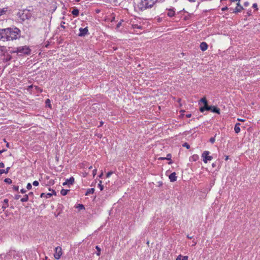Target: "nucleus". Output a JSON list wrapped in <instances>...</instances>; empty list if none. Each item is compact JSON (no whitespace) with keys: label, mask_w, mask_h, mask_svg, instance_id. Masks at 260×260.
<instances>
[{"label":"nucleus","mask_w":260,"mask_h":260,"mask_svg":"<svg viewBox=\"0 0 260 260\" xmlns=\"http://www.w3.org/2000/svg\"><path fill=\"white\" fill-rule=\"evenodd\" d=\"M21 30L18 27H8L0 29V40L13 41L20 38Z\"/></svg>","instance_id":"obj_1"},{"label":"nucleus","mask_w":260,"mask_h":260,"mask_svg":"<svg viewBox=\"0 0 260 260\" xmlns=\"http://www.w3.org/2000/svg\"><path fill=\"white\" fill-rule=\"evenodd\" d=\"M161 0H141L138 4V8L140 11L152 8L157 3Z\"/></svg>","instance_id":"obj_2"},{"label":"nucleus","mask_w":260,"mask_h":260,"mask_svg":"<svg viewBox=\"0 0 260 260\" xmlns=\"http://www.w3.org/2000/svg\"><path fill=\"white\" fill-rule=\"evenodd\" d=\"M17 16L22 22H24L25 20L30 19L32 15L30 12V10L23 9L22 10H19L17 14Z\"/></svg>","instance_id":"obj_3"},{"label":"nucleus","mask_w":260,"mask_h":260,"mask_svg":"<svg viewBox=\"0 0 260 260\" xmlns=\"http://www.w3.org/2000/svg\"><path fill=\"white\" fill-rule=\"evenodd\" d=\"M12 53H16L19 55H27L31 54V49L28 46H24L19 47L15 48V50L12 51Z\"/></svg>","instance_id":"obj_4"},{"label":"nucleus","mask_w":260,"mask_h":260,"mask_svg":"<svg viewBox=\"0 0 260 260\" xmlns=\"http://www.w3.org/2000/svg\"><path fill=\"white\" fill-rule=\"evenodd\" d=\"M209 154L210 152L209 151H204L202 153V157L203 158V160L205 163H207L208 160L212 159L213 157L209 155Z\"/></svg>","instance_id":"obj_5"},{"label":"nucleus","mask_w":260,"mask_h":260,"mask_svg":"<svg viewBox=\"0 0 260 260\" xmlns=\"http://www.w3.org/2000/svg\"><path fill=\"white\" fill-rule=\"evenodd\" d=\"M62 254V248L60 246H57L55 248L54 257L56 259H59Z\"/></svg>","instance_id":"obj_6"},{"label":"nucleus","mask_w":260,"mask_h":260,"mask_svg":"<svg viewBox=\"0 0 260 260\" xmlns=\"http://www.w3.org/2000/svg\"><path fill=\"white\" fill-rule=\"evenodd\" d=\"M79 31H80V32H79L78 36L80 37H84L86 35L88 34V27H86L84 28L81 27L79 28Z\"/></svg>","instance_id":"obj_7"},{"label":"nucleus","mask_w":260,"mask_h":260,"mask_svg":"<svg viewBox=\"0 0 260 260\" xmlns=\"http://www.w3.org/2000/svg\"><path fill=\"white\" fill-rule=\"evenodd\" d=\"M243 7L242 6H241L240 3H237V7L235 9L230 8V10L233 11L232 12L235 13L241 12L242 10H243Z\"/></svg>","instance_id":"obj_8"},{"label":"nucleus","mask_w":260,"mask_h":260,"mask_svg":"<svg viewBox=\"0 0 260 260\" xmlns=\"http://www.w3.org/2000/svg\"><path fill=\"white\" fill-rule=\"evenodd\" d=\"M75 182V179L73 177H71L69 179H67L63 183V185H72Z\"/></svg>","instance_id":"obj_9"},{"label":"nucleus","mask_w":260,"mask_h":260,"mask_svg":"<svg viewBox=\"0 0 260 260\" xmlns=\"http://www.w3.org/2000/svg\"><path fill=\"white\" fill-rule=\"evenodd\" d=\"M211 109H212V106H209L208 104L200 108V111L201 112H204L205 111H211Z\"/></svg>","instance_id":"obj_10"},{"label":"nucleus","mask_w":260,"mask_h":260,"mask_svg":"<svg viewBox=\"0 0 260 260\" xmlns=\"http://www.w3.org/2000/svg\"><path fill=\"white\" fill-rule=\"evenodd\" d=\"M167 10H168L167 15L170 17H172L173 16H174L175 15V8H172L170 9H167Z\"/></svg>","instance_id":"obj_11"},{"label":"nucleus","mask_w":260,"mask_h":260,"mask_svg":"<svg viewBox=\"0 0 260 260\" xmlns=\"http://www.w3.org/2000/svg\"><path fill=\"white\" fill-rule=\"evenodd\" d=\"M176 173L173 172L169 176V179L171 182H173L176 181L177 180V177L176 176Z\"/></svg>","instance_id":"obj_12"},{"label":"nucleus","mask_w":260,"mask_h":260,"mask_svg":"<svg viewBox=\"0 0 260 260\" xmlns=\"http://www.w3.org/2000/svg\"><path fill=\"white\" fill-rule=\"evenodd\" d=\"M208 45L206 42H203L200 44V48L203 51L206 50L208 49Z\"/></svg>","instance_id":"obj_13"},{"label":"nucleus","mask_w":260,"mask_h":260,"mask_svg":"<svg viewBox=\"0 0 260 260\" xmlns=\"http://www.w3.org/2000/svg\"><path fill=\"white\" fill-rule=\"evenodd\" d=\"M241 124L240 123H236L234 131L236 134H238L240 132V125Z\"/></svg>","instance_id":"obj_14"},{"label":"nucleus","mask_w":260,"mask_h":260,"mask_svg":"<svg viewBox=\"0 0 260 260\" xmlns=\"http://www.w3.org/2000/svg\"><path fill=\"white\" fill-rule=\"evenodd\" d=\"M211 111L215 113L219 114L220 113V109L215 106H212V109Z\"/></svg>","instance_id":"obj_15"},{"label":"nucleus","mask_w":260,"mask_h":260,"mask_svg":"<svg viewBox=\"0 0 260 260\" xmlns=\"http://www.w3.org/2000/svg\"><path fill=\"white\" fill-rule=\"evenodd\" d=\"M8 202L9 200L7 199H5L4 200V205L2 206V209L3 211H4L9 206Z\"/></svg>","instance_id":"obj_16"},{"label":"nucleus","mask_w":260,"mask_h":260,"mask_svg":"<svg viewBox=\"0 0 260 260\" xmlns=\"http://www.w3.org/2000/svg\"><path fill=\"white\" fill-rule=\"evenodd\" d=\"M72 14L74 16L77 17L79 14V10L77 8H74V9L73 10V11H72Z\"/></svg>","instance_id":"obj_17"},{"label":"nucleus","mask_w":260,"mask_h":260,"mask_svg":"<svg viewBox=\"0 0 260 260\" xmlns=\"http://www.w3.org/2000/svg\"><path fill=\"white\" fill-rule=\"evenodd\" d=\"M94 190H95V189L94 188H89L87 190L85 195L88 196L90 194H92L94 193Z\"/></svg>","instance_id":"obj_18"},{"label":"nucleus","mask_w":260,"mask_h":260,"mask_svg":"<svg viewBox=\"0 0 260 260\" xmlns=\"http://www.w3.org/2000/svg\"><path fill=\"white\" fill-rule=\"evenodd\" d=\"M176 260H188L187 256H182L181 254L179 255Z\"/></svg>","instance_id":"obj_19"},{"label":"nucleus","mask_w":260,"mask_h":260,"mask_svg":"<svg viewBox=\"0 0 260 260\" xmlns=\"http://www.w3.org/2000/svg\"><path fill=\"white\" fill-rule=\"evenodd\" d=\"M52 196V194L51 193H48L47 194L45 193H42L40 195L41 198H44L46 197V198H49Z\"/></svg>","instance_id":"obj_20"},{"label":"nucleus","mask_w":260,"mask_h":260,"mask_svg":"<svg viewBox=\"0 0 260 260\" xmlns=\"http://www.w3.org/2000/svg\"><path fill=\"white\" fill-rule=\"evenodd\" d=\"M10 167H7L5 170L0 169V174H4V173H5V174L8 173V172L10 171Z\"/></svg>","instance_id":"obj_21"},{"label":"nucleus","mask_w":260,"mask_h":260,"mask_svg":"<svg viewBox=\"0 0 260 260\" xmlns=\"http://www.w3.org/2000/svg\"><path fill=\"white\" fill-rule=\"evenodd\" d=\"M8 10V8H4L3 9H0V16L2 15L6 14Z\"/></svg>","instance_id":"obj_22"},{"label":"nucleus","mask_w":260,"mask_h":260,"mask_svg":"<svg viewBox=\"0 0 260 260\" xmlns=\"http://www.w3.org/2000/svg\"><path fill=\"white\" fill-rule=\"evenodd\" d=\"M69 191L70 190L68 189H62L60 191V193L62 196H66L68 194Z\"/></svg>","instance_id":"obj_23"},{"label":"nucleus","mask_w":260,"mask_h":260,"mask_svg":"<svg viewBox=\"0 0 260 260\" xmlns=\"http://www.w3.org/2000/svg\"><path fill=\"white\" fill-rule=\"evenodd\" d=\"M28 200V195L25 194L23 197L21 199V202H26Z\"/></svg>","instance_id":"obj_24"},{"label":"nucleus","mask_w":260,"mask_h":260,"mask_svg":"<svg viewBox=\"0 0 260 260\" xmlns=\"http://www.w3.org/2000/svg\"><path fill=\"white\" fill-rule=\"evenodd\" d=\"M34 87H35V89L36 90V91H37L38 93H40L42 92L43 89H41L39 86H34Z\"/></svg>","instance_id":"obj_25"},{"label":"nucleus","mask_w":260,"mask_h":260,"mask_svg":"<svg viewBox=\"0 0 260 260\" xmlns=\"http://www.w3.org/2000/svg\"><path fill=\"white\" fill-rule=\"evenodd\" d=\"M200 102L203 103L204 104V105H207V104H208V101L207 100V99H206V98H205V97H204V98H202V99L200 100V102H199V103H200Z\"/></svg>","instance_id":"obj_26"},{"label":"nucleus","mask_w":260,"mask_h":260,"mask_svg":"<svg viewBox=\"0 0 260 260\" xmlns=\"http://www.w3.org/2000/svg\"><path fill=\"white\" fill-rule=\"evenodd\" d=\"M76 208L78 209L79 210L82 209H84L85 207L84 206L83 204H79L76 206Z\"/></svg>","instance_id":"obj_27"},{"label":"nucleus","mask_w":260,"mask_h":260,"mask_svg":"<svg viewBox=\"0 0 260 260\" xmlns=\"http://www.w3.org/2000/svg\"><path fill=\"white\" fill-rule=\"evenodd\" d=\"M95 248L97 250V252L96 253V255L98 256H100L101 254V251L100 247L99 246H96Z\"/></svg>","instance_id":"obj_28"},{"label":"nucleus","mask_w":260,"mask_h":260,"mask_svg":"<svg viewBox=\"0 0 260 260\" xmlns=\"http://www.w3.org/2000/svg\"><path fill=\"white\" fill-rule=\"evenodd\" d=\"M4 182L8 184H11L12 183V181L10 178H7L5 179Z\"/></svg>","instance_id":"obj_29"},{"label":"nucleus","mask_w":260,"mask_h":260,"mask_svg":"<svg viewBox=\"0 0 260 260\" xmlns=\"http://www.w3.org/2000/svg\"><path fill=\"white\" fill-rule=\"evenodd\" d=\"M46 106L49 107H51L50 101L49 99H47L45 101Z\"/></svg>","instance_id":"obj_30"},{"label":"nucleus","mask_w":260,"mask_h":260,"mask_svg":"<svg viewBox=\"0 0 260 260\" xmlns=\"http://www.w3.org/2000/svg\"><path fill=\"white\" fill-rule=\"evenodd\" d=\"M133 27L134 28H140V29H141L142 28V27L140 25H139L138 24H133L132 25Z\"/></svg>","instance_id":"obj_31"},{"label":"nucleus","mask_w":260,"mask_h":260,"mask_svg":"<svg viewBox=\"0 0 260 260\" xmlns=\"http://www.w3.org/2000/svg\"><path fill=\"white\" fill-rule=\"evenodd\" d=\"M182 146L186 148L187 149L190 148V145L186 142L183 144Z\"/></svg>","instance_id":"obj_32"},{"label":"nucleus","mask_w":260,"mask_h":260,"mask_svg":"<svg viewBox=\"0 0 260 260\" xmlns=\"http://www.w3.org/2000/svg\"><path fill=\"white\" fill-rule=\"evenodd\" d=\"M98 186L99 187L100 190L102 191L104 189V186L102 185V181H100V183L98 184Z\"/></svg>","instance_id":"obj_33"},{"label":"nucleus","mask_w":260,"mask_h":260,"mask_svg":"<svg viewBox=\"0 0 260 260\" xmlns=\"http://www.w3.org/2000/svg\"><path fill=\"white\" fill-rule=\"evenodd\" d=\"M172 157V155L170 153H168L167 155V157H166V159L168 160H171Z\"/></svg>","instance_id":"obj_34"},{"label":"nucleus","mask_w":260,"mask_h":260,"mask_svg":"<svg viewBox=\"0 0 260 260\" xmlns=\"http://www.w3.org/2000/svg\"><path fill=\"white\" fill-rule=\"evenodd\" d=\"M34 87L33 85H31L28 86L27 90L28 91L30 92L31 91V89Z\"/></svg>","instance_id":"obj_35"},{"label":"nucleus","mask_w":260,"mask_h":260,"mask_svg":"<svg viewBox=\"0 0 260 260\" xmlns=\"http://www.w3.org/2000/svg\"><path fill=\"white\" fill-rule=\"evenodd\" d=\"M31 188H32V185H31V183H27V184L26 185V188L28 190H30V189H31Z\"/></svg>","instance_id":"obj_36"},{"label":"nucleus","mask_w":260,"mask_h":260,"mask_svg":"<svg viewBox=\"0 0 260 260\" xmlns=\"http://www.w3.org/2000/svg\"><path fill=\"white\" fill-rule=\"evenodd\" d=\"M209 141L212 143L213 144L215 141V137H212L210 139Z\"/></svg>","instance_id":"obj_37"},{"label":"nucleus","mask_w":260,"mask_h":260,"mask_svg":"<svg viewBox=\"0 0 260 260\" xmlns=\"http://www.w3.org/2000/svg\"><path fill=\"white\" fill-rule=\"evenodd\" d=\"M123 20H121V21L117 24V25H116L117 28H118L121 25L122 22H123Z\"/></svg>","instance_id":"obj_38"},{"label":"nucleus","mask_w":260,"mask_h":260,"mask_svg":"<svg viewBox=\"0 0 260 260\" xmlns=\"http://www.w3.org/2000/svg\"><path fill=\"white\" fill-rule=\"evenodd\" d=\"M192 158L193 161H196L197 159L198 158V156L197 155H193L192 156Z\"/></svg>","instance_id":"obj_39"},{"label":"nucleus","mask_w":260,"mask_h":260,"mask_svg":"<svg viewBox=\"0 0 260 260\" xmlns=\"http://www.w3.org/2000/svg\"><path fill=\"white\" fill-rule=\"evenodd\" d=\"M32 184L33 185L35 186H37L39 185V183L38 181H34L33 182H32Z\"/></svg>","instance_id":"obj_40"},{"label":"nucleus","mask_w":260,"mask_h":260,"mask_svg":"<svg viewBox=\"0 0 260 260\" xmlns=\"http://www.w3.org/2000/svg\"><path fill=\"white\" fill-rule=\"evenodd\" d=\"M113 173L112 171L108 172L106 174V177L109 178Z\"/></svg>","instance_id":"obj_41"},{"label":"nucleus","mask_w":260,"mask_h":260,"mask_svg":"<svg viewBox=\"0 0 260 260\" xmlns=\"http://www.w3.org/2000/svg\"><path fill=\"white\" fill-rule=\"evenodd\" d=\"M13 188L14 190L17 191H18L19 187H18V186L14 185V186H13Z\"/></svg>","instance_id":"obj_42"},{"label":"nucleus","mask_w":260,"mask_h":260,"mask_svg":"<svg viewBox=\"0 0 260 260\" xmlns=\"http://www.w3.org/2000/svg\"><path fill=\"white\" fill-rule=\"evenodd\" d=\"M252 7L253 8H254L256 10H258V8H257V4L256 3H254L252 5Z\"/></svg>","instance_id":"obj_43"},{"label":"nucleus","mask_w":260,"mask_h":260,"mask_svg":"<svg viewBox=\"0 0 260 260\" xmlns=\"http://www.w3.org/2000/svg\"><path fill=\"white\" fill-rule=\"evenodd\" d=\"M64 24H65V22L64 21H61V24H60V27L62 28H65V26H64Z\"/></svg>","instance_id":"obj_44"},{"label":"nucleus","mask_w":260,"mask_h":260,"mask_svg":"<svg viewBox=\"0 0 260 260\" xmlns=\"http://www.w3.org/2000/svg\"><path fill=\"white\" fill-rule=\"evenodd\" d=\"M21 197V196L20 195H19V194H17L15 196V200H18Z\"/></svg>","instance_id":"obj_45"},{"label":"nucleus","mask_w":260,"mask_h":260,"mask_svg":"<svg viewBox=\"0 0 260 260\" xmlns=\"http://www.w3.org/2000/svg\"><path fill=\"white\" fill-rule=\"evenodd\" d=\"M228 10V8L226 6H225V7H223V8L221 9V10H222V11H225Z\"/></svg>","instance_id":"obj_46"},{"label":"nucleus","mask_w":260,"mask_h":260,"mask_svg":"<svg viewBox=\"0 0 260 260\" xmlns=\"http://www.w3.org/2000/svg\"><path fill=\"white\" fill-rule=\"evenodd\" d=\"M5 167V165L3 162H0V168H3Z\"/></svg>","instance_id":"obj_47"},{"label":"nucleus","mask_w":260,"mask_h":260,"mask_svg":"<svg viewBox=\"0 0 260 260\" xmlns=\"http://www.w3.org/2000/svg\"><path fill=\"white\" fill-rule=\"evenodd\" d=\"M20 192L22 193H24L26 192V190L25 189H24V188H22L20 190Z\"/></svg>","instance_id":"obj_48"},{"label":"nucleus","mask_w":260,"mask_h":260,"mask_svg":"<svg viewBox=\"0 0 260 260\" xmlns=\"http://www.w3.org/2000/svg\"><path fill=\"white\" fill-rule=\"evenodd\" d=\"M96 169H94L93 170V172H92V174H93V176H94L96 173Z\"/></svg>","instance_id":"obj_49"},{"label":"nucleus","mask_w":260,"mask_h":260,"mask_svg":"<svg viewBox=\"0 0 260 260\" xmlns=\"http://www.w3.org/2000/svg\"><path fill=\"white\" fill-rule=\"evenodd\" d=\"M249 5V3L248 2H245L244 3V6L245 7H247Z\"/></svg>","instance_id":"obj_50"},{"label":"nucleus","mask_w":260,"mask_h":260,"mask_svg":"<svg viewBox=\"0 0 260 260\" xmlns=\"http://www.w3.org/2000/svg\"><path fill=\"white\" fill-rule=\"evenodd\" d=\"M158 160H165L166 157H160L158 158Z\"/></svg>","instance_id":"obj_51"},{"label":"nucleus","mask_w":260,"mask_h":260,"mask_svg":"<svg viewBox=\"0 0 260 260\" xmlns=\"http://www.w3.org/2000/svg\"><path fill=\"white\" fill-rule=\"evenodd\" d=\"M251 15V11H248L247 12V15L249 16Z\"/></svg>","instance_id":"obj_52"},{"label":"nucleus","mask_w":260,"mask_h":260,"mask_svg":"<svg viewBox=\"0 0 260 260\" xmlns=\"http://www.w3.org/2000/svg\"><path fill=\"white\" fill-rule=\"evenodd\" d=\"M6 150H7L6 149H4L0 150V154L3 153V152H5Z\"/></svg>","instance_id":"obj_53"},{"label":"nucleus","mask_w":260,"mask_h":260,"mask_svg":"<svg viewBox=\"0 0 260 260\" xmlns=\"http://www.w3.org/2000/svg\"><path fill=\"white\" fill-rule=\"evenodd\" d=\"M191 116V114H187L186 115V117L187 118H190Z\"/></svg>","instance_id":"obj_54"},{"label":"nucleus","mask_w":260,"mask_h":260,"mask_svg":"<svg viewBox=\"0 0 260 260\" xmlns=\"http://www.w3.org/2000/svg\"><path fill=\"white\" fill-rule=\"evenodd\" d=\"M103 124H104V122H103L102 121H101L100 122V124L98 126V127H100L102 126Z\"/></svg>","instance_id":"obj_55"},{"label":"nucleus","mask_w":260,"mask_h":260,"mask_svg":"<svg viewBox=\"0 0 260 260\" xmlns=\"http://www.w3.org/2000/svg\"><path fill=\"white\" fill-rule=\"evenodd\" d=\"M231 3L234 2H238V3H240V0H230Z\"/></svg>","instance_id":"obj_56"},{"label":"nucleus","mask_w":260,"mask_h":260,"mask_svg":"<svg viewBox=\"0 0 260 260\" xmlns=\"http://www.w3.org/2000/svg\"><path fill=\"white\" fill-rule=\"evenodd\" d=\"M52 193L51 194H52V195L53 194H54V195H56V191L52 189Z\"/></svg>","instance_id":"obj_57"},{"label":"nucleus","mask_w":260,"mask_h":260,"mask_svg":"<svg viewBox=\"0 0 260 260\" xmlns=\"http://www.w3.org/2000/svg\"><path fill=\"white\" fill-rule=\"evenodd\" d=\"M187 238L189 239H191L192 238V236H190L189 235H187Z\"/></svg>","instance_id":"obj_58"},{"label":"nucleus","mask_w":260,"mask_h":260,"mask_svg":"<svg viewBox=\"0 0 260 260\" xmlns=\"http://www.w3.org/2000/svg\"><path fill=\"white\" fill-rule=\"evenodd\" d=\"M33 194H34V193H33V192H30L28 193V196H33Z\"/></svg>","instance_id":"obj_59"},{"label":"nucleus","mask_w":260,"mask_h":260,"mask_svg":"<svg viewBox=\"0 0 260 260\" xmlns=\"http://www.w3.org/2000/svg\"><path fill=\"white\" fill-rule=\"evenodd\" d=\"M6 147L7 148H10V145H9V143L7 142V144H6Z\"/></svg>","instance_id":"obj_60"},{"label":"nucleus","mask_w":260,"mask_h":260,"mask_svg":"<svg viewBox=\"0 0 260 260\" xmlns=\"http://www.w3.org/2000/svg\"><path fill=\"white\" fill-rule=\"evenodd\" d=\"M173 163V161H172V160L171 159V160H169V162H168V164L169 165H171Z\"/></svg>","instance_id":"obj_61"},{"label":"nucleus","mask_w":260,"mask_h":260,"mask_svg":"<svg viewBox=\"0 0 260 260\" xmlns=\"http://www.w3.org/2000/svg\"><path fill=\"white\" fill-rule=\"evenodd\" d=\"M238 120L240 121H245L244 119H238Z\"/></svg>","instance_id":"obj_62"},{"label":"nucleus","mask_w":260,"mask_h":260,"mask_svg":"<svg viewBox=\"0 0 260 260\" xmlns=\"http://www.w3.org/2000/svg\"><path fill=\"white\" fill-rule=\"evenodd\" d=\"M103 173H101V174L99 176V178H102V176H103Z\"/></svg>","instance_id":"obj_63"},{"label":"nucleus","mask_w":260,"mask_h":260,"mask_svg":"<svg viewBox=\"0 0 260 260\" xmlns=\"http://www.w3.org/2000/svg\"><path fill=\"white\" fill-rule=\"evenodd\" d=\"M43 260H49V259H48V257L47 256H45V258Z\"/></svg>","instance_id":"obj_64"}]
</instances>
